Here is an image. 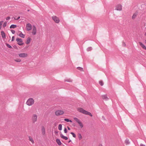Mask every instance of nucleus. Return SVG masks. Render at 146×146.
Here are the masks:
<instances>
[{"mask_svg":"<svg viewBox=\"0 0 146 146\" xmlns=\"http://www.w3.org/2000/svg\"><path fill=\"white\" fill-rule=\"evenodd\" d=\"M64 120L66 121H67V122H72V121L68 119H64Z\"/></svg>","mask_w":146,"mask_h":146,"instance_id":"a878e982","label":"nucleus"},{"mask_svg":"<svg viewBox=\"0 0 146 146\" xmlns=\"http://www.w3.org/2000/svg\"><path fill=\"white\" fill-rule=\"evenodd\" d=\"M14 38H15V37L14 36H12V39H11L12 41H13L14 40Z\"/></svg>","mask_w":146,"mask_h":146,"instance_id":"ea45409f","label":"nucleus"},{"mask_svg":"<svg viewBox=\"0 0 146 146\" xmlns=\"http://www.w3.org/2000/svg\"><path fill=\"white\" fill-rule=\"evenodd\" d=\"M34 103V100L31 98L29 99L26 102L27 104L29 106H32Z\"/></svg>","mask_w":146,"mask_h":146,"instance_id":"f03ea898","label":"nucleus"},{"mask_svg":"<svg viewBox=\"0 0 146 146\" xmlns=\"http://www.w3.org/2000/svg\"><path fill=\"white\" fill-rule=\"evenodd\" d=\"M115 9L117 11H121L122 10L121 5L120 4L117 5L115 7Z\"/></svg>","mask_w":146,"mask_h":146,"instance_id":"1a4fd4ad","label":"nucleus"},{"mask_svg":"<svg viewBox=\"0 0 146 146\" xmlns=\"http://www.w3.org/2000/svg\"><path fill=\"white\" fill-rule=\"evenodd\" d=\"M140 45L144 49L146 50V46L141 42H139Z\"/></svg>","mask_w":146,"mask_h":146,"instance_id":"4468645a","label":"nucleus"},{"mask_svg":"<svg viewBox=\"0 0 146 146\" xmlns=\"http://www.w3.org/2000/svg\"><path fill=\"white\" fill-rule=\"evenodd\" d=\"M64 131L65 133H66L67 132V129L66 128H65L64 129Z\"/></svg>","mask_w":146,"mask_h":146,"instance_id":"e433bc0d","label":"nucleus"},{"mask_svg":"<svg viewBox=\"0 0 146 146\" xmlns=\"http://www.w3.org/2000/svg\"><path fill=\"white\" fill-rule=\"evenodd\" d=\"M140 146H145V145H144L143 144H141L140 145Z\"/></svg>","mask_w":146,"mask_h":146,"instance_id":"37998d69","label":"nucleus"},{"mask_svg":"<svg viewBox=\"0 0 146 146\" xmlns=\"http://www.w3.org/2000/svg\"><path fill=\"white\" fill-rule=\"evenodd\" d=\"M78 111L84 114L89 115L91 117L92 116V114L90 112L84 110L82 108H78Z\"/></svg>","mask_w":146,"mask_h":146,"instance_id":"f257e3e1","label":"nucleus"},{"mask_svg":"<svg viewBox=\"0 0 146 146\" xmlns=\"http://www.w3.org/2000/svg\"><path fill=\"white\" fill-rule=\"evenodd\" d=\"M41 131L43 135H44L45 134V128L43 126H42V127Z\"/></svg>","mask_w":146,"mask_h":146,"instance_id":"f3484780","label":"nucleus"},{"mask_svg":"<svg viewBox=\"0 0 146 146\" xmlns=\"http://www.w3.org/2000/svg\"><path fill=\"white\" fill-rule=\"evenodd\" d=\"M65 81H66V82H72V80H70V79H68V80H65Z\"/></svg>","mask_w":146,"mask_h":146,"instance_id":"c9c22d12","label":"nucleus"},{"mask_svg":"<svg viewBox=\"0 0 146 146\" xmlns=\"http://www.w3.org/2000/svg\"><path fill=\"white\" fill-rule=\"evenodd\" d=\"M33 31L32 32V33L33 35H36V29L35 26L34 25L33 26Z\"/></svg>","mask_w":146,"mask_h":146,"instance_id":"6e6552de","label":"nucleus"},{"mask_svg":"<svg viewBox=\"0 0 146 146\" xmlns=\"http://www.w3.org/2000/svg\"><path fill=\"white\" fill-rule=\"evenodd\" d=\"M67 128H68V130H70V128L69 127H67Z\"/></svg>","mask_w":146,"mask_h":146,"instance_id":"a18cd8bd","label":"nucleus"},{"mask_svg":"<svg viewBox=\"0 0 146 146\" xmlns=\"http://www.w3.org/2000/svg\"><path fill=\"white\" fill-rule=\"evenodd\" d=\"M78 123L79 124L81 128H82L83 127V125L80 121Z\"/></svg>","mask_w":146,"mask_h":146,"instance_id":"412c9836","label":"nucleus"},{"mask_svg":"<svg viewBox=\"0 0 146 146\" xmlns=\"http://www.w3.org/2000/svg\"><path fill=\"white\" fill-rule=\"evenodd\" d=\"M16 41L18 42V44L19 45H22L24 44V43L22 42V39L21 38H17L16 39Z\"/></svg>","mask_w":146,"mask_h":146,"instance_id":"7ed1b4c3","label":"nucleus"},{"mask_svg":"<svg viewBox=\"0 0 146 146\" xmlns=\"http://www.w3.org/2000/svg\"><path fill=\"white\" fill-rule=\"evenodd\" d=\"M1 33L2 38H5L6 37V36L5 33L3 31H2L1 32Z\"/></svg>","mask_w":146,"mask_h":146,"instance_id":"2eb2a0df","label":"nucleus"},{"mask_svg":"<svg viewBox=\"0 0 146 146\" xmlns=\"http://www.w3.org/2000/svg\"><path fill=\"white\" fill-rule=\"evenodd\" d=\"M11 31L12 33L13 34H14L15 33V31L14 30H11Z\"/></svg>","mask_w":146,"mask_h":146,"instance_id":"4c0bfd02","label":"nucleus"},{"mask_svg":"<svg viewBox=\"0 0 146 146\" xmlns=\"http://www.w3.org/2000/svg\"><path fill=\"white\" fill-rule=\"evenodd\" d=\"M145 43H146V40H145Z\"/></svg>","mask_w":146,"mask_h":146,"instance_id":"3c124183","label":"nucleus"},{"mask_svg":"<svg viewBox=\"0 0 146 146\" xmlns=\"http://www.w3.org/2000/svg\"><path fill=\"white\" fill-rule=\"evenodd\" d=\"M99 146H103L101 145H99Z\"/></svg>","mask_w":146,"mask_h":146,"instance_id":"de8ad7c7","label":"nucleus"},{"mask_svg":"<svg viewBox=\"0 0 146 146\" xmlns=\"http://www.w3.org/2000/svg\"><path fill=\"white\" fill-rule=\"evenodd\" d=\"M29 139L33 143L34 141H33V138L32 137H29Z\"/></svg>","mask_w":146,"mask_h":146,"instance_id":"bb28decb","label":"nucleus"},{"mask_svg":"<svg viewBox=\"0 0 146 146\" xmlns=\"http://www.w3.org/2000/svg\"><path fill=\"white\" fill-rule=\"evenodd\" d=\"M71 140H69V141H68V143H70V142H71Z\"/></svg>","mask_w":146,"mask_h":146,"instance_id":"49530a36","label":"nucleus"},{"mask_svg":"<svg viewBox=\"0 0 146 146\" xmlns=\"http://www.w3.org/2000/svg\"><path fill=\"white\" fill-rule=\"evenodd\" d=\"M20 18V17H18L17 19H15V20H18Z\"/></svg>","mask_w":146,"mask_h":146,"instance_id":"79ce46f5","label":"nucleus"},{"mask_svg":"<svg viewBox=\"0 0 146 146\" xmlns=\"http://www.w3.org/2000/svg\"><path fill=\"white\" fill-rule=\"evenodd\" d=\"M29 11V10H27V11Z\"/></svg>","mask_w":146,"mask_h":146,"instance_id":"8fccbe9b","label":"nucleus"},{"mask_svg":"<svg viewBox=\"0 0 146 146\" xmlns=\"http://www.w3.org/2000/svg\"><path fill=\"white\" fill-rule=\"evenodd\" d=\"M102 97L103 99L105 100H107L109 99L106 94L102 95Z\"/></svg>","mask_w":146,"mask_h":146,"instance_id":"9b49d317","label":"nucleus"},{"mask_svg":"<svg viewBox=\"0 0 146 146\" xmlns=\"http://www.w3.org/2000/svg\"><path fill=\"white\" fill-rule=\"evenodd\" d=\"M99 83L101 86H102L104 85L103 82L102 81H100L99 82Z\"/></svg>","mask_w":146,"mask_h":146,"instance_id":"2f4dec72","label":"nucleus"},{"mask_svg":"<svg viewBox=\"0 0 146 146\" xmlns=\"http://www.w3.org/2000/svg\"><path fill=\"white\" fill-rule=\"evenodd\" d=\"M31 38L30 37H28L27 39V42H26L27 44H29L30 43V42H31Z\"/></svg>","mask_w":146,"mask_h":146,"instance_id":"a211bd4d","label":"nucleus"},{"mask_svg":"<svg viewBox=\"0 0 146 146\" xmlns=\"http://www.w3.org/2000/svg\"><path fill=\"white\" fill-rule=\"evenodd\" d=\"M19 35L20 37L23 38H24L25 37V35L23 34L22 32H21V33L19 34Z\"/></svg>","mask_w":146,"mask_h":146,"instance_id":"aec40b11","label":"nucleus"},{"mask_svg":"<svg viewBox=\"0 0 146 146\" xmlns=\"http://www.w3.org/2000/svg\"><path fill=\"white\" fill-rule=\"evenodd\" d=\"M19 56L20 57L24 58L27 57L28 54L26 53H21L19 54Z\"/></svg>","mask_w":146,"mask_h":146,"instance_id":"423d86ee","label":"nucleus"},{"mask_svg":"<svg viewBox=\"0 0 146 146\" xmlns=\"http://www.w3.org/2000/svg\"><path fill=\"white\" fill-rule=\"evenodd\" d=\"M3 22V21H1L0 22V30L1 29L2 27V25Z\"/></svg>","mask_w":146,"mask_h":146,"instance_id":"c756f323","label":"nucleus"},{"mask_svg":"<svg viewBox=\"0 0 146 146\" xmlns=\"http://www.w3.org/2000/svg\"><path fill=\"white\" fill-rule=\"evenodd\" d=\"M64 113V112L63 111L58 110L56 111L55 113V114L56 115H62Z\"/></svg>","mask_w":146,"mask_h":146,"instance_id":"20e7f679","label":"nucleus"},{"mask_svg":"<svg viewBox=\"0 0 146 146\" xmlns=\"http://www.w3.org/2000/svg\"><path fill=\"white\" fill-rule=\"evenodd\" d=\"M60 137L61 138L65 140H67L68 139V137L64 136L62 133L60 134Z\"/></svg>","mask_w":146,"mask_h":146,"instance_id":"ddd939ff","label":"nucleus"},{"mask_svg":"<svg viewBox=\"0 0 146 146\" xmlns=\"http://www.w3.org/2000/svg\"><path fill=\"white\" fill-rule=\"evenodd\" d=\"M122 44H123V46H126L125 43L124 42H123Z\"/></svg>","mask_w":146,"mask_h":146,"instance_id":"a19ab883","label":"nucleus"},{"mask_svg":"<svg viewBox=\"0 0 146 146\" xmlns=\"http://www.w3.org/2000/svg\"><path fill=\"white\" fill-rule=\"evenodd\" d=\"M125 143L126 144H129L130 143L129 140L128 139H126L125 140Z\"/></svg>","mask_w":146,"mask_h":146,"instance_id":"5701e85b","label":"nucleus"},{"mask_svg":"<svg viewBox=\"0 0 146 146\" xmlns=\"http://www.w3.org/2000/svg\"><path fill=\"white\" fill-rule=\"evenodd\" d=\"M56 141L58 145H61V142L59 139H57L56 140Z\"/></svg>","mask_w":146,"mask_h":146,"instance_id":"dca6fc26","label":"nucleus"},{"mask_svg":"<svg viewBox=\"0 0 146 146\" xmlns=\"http://www.w3.org/2000/svg\"><path fill=\"white\" fill-rule=\"evenodd\" d=\"M145 35L146 36V33H145Z\"/></svg>","mask_w":146,"mask_h":146,"instance_id":"09e8293b","label":"nucleus"},{"mask_svg":"<svg viewBox=\"0 0 146 146\" xmlns=\"http://www.w3.org/2000/svg\"><path fill=\"white\" fill-rule=\"evenodd\" d=\"M138 15V12H136L134 13L132 17V19H134L136 17L137 15Z\"/></svg>","mask_w":146,"mask_h":146,"instance_id":"f8f14e48","label":"nucleus"},{"mask_svg":"<svg viewBox=\"0 0 146 146\" xmlns=\"http://www.w3.org/2000/svg\"><path fill=\"white\" fill-rule=\"evenodd\" d=\"M78 138L80 140H81L82 138V136L80 133H79L78 134Z\"/></svg>","mask_w":146,"mask_h":146,"instance_id":"b1692460","label":"nucleus"},{"mask_svg":"<svg viewBox=\"0 0 146 146\" xmlns=\"http://www.w3.org/2000/svg\"><path fill=\"white\" fill-rule=\"evenodd\" d=\"M53 20L56 23H58L60 21V20L59 18L56 16H53L52 17Z\"/></svg>","mask_w":146,"mask_h":146,"instance_id":"39448f33","label":"nucleus"},{"mask_svg":"<svg viewBox=\"0 0 146 146\" xmlns=\"http://www.w3.org/2000/svg\"><path fill=\"white\" fill-rule=\"evenodd\" d=\"M58 133V131H55V132H54V133L56 134H57Z\"/></svg>","mask_w":146,"mask_h":146,"instance_id":"c03bdc74","label":"nucleus"},{"mask_svg":"<svg viewBox=\"0 0 146 146\" xmlns=\"http://www.w3.org/2000/svg\"><path fill=\"white\" fill-rule=\"evenodd\" d=\"M92 50V47H89L87 48V50L88 51H90Z\"/></svg>","mask_w":146,"mask_h":146,"instance_id":"473e14b6","label":"nucleus"},{"mask_svg":"<svg viewBox=\"0 0 146 146\" xmlns=\"http://www.w3.org/2000/svg\"><path fill=\"white\" fill-rule=\"evenodd\" d=\"M77 69H78L79 70H80L81 71H83V70L82 68L80 67H78L77 68Z\"/></svg>","mask_w":146,"mask_h":146,"instance_id":"7c9ffc66","label":"nucleus"},{"mask_svg":"<svg viewBox=\"0 0 146 146\" xmlns=\"http://www.w3.org/2000/svg\"><path fill=\"white\" fill-rule=\"evenodd\" d=\"M70 134H71L72 135V136L73 137H74V138H75L76 137V135L75 134V133H74L71 132L70 133Z\"/></svg>","mask_w":146,"mask_h":146,"instance_id":"72a5a7b5","label":"nucleus"},{"mask_svg":"<svg viewBox=\"0 0 146 146\" xmlns=\"http://www.w3.org/2000/svg\"><path fill=\"white\" fill-rule=\"evenodd\" d=\"M58 129L60 130H61L62 129V125L61 124H59L58 126Z\"/></svg>","mask_w":146,"mask_h":146,"instance_id":"393cba45","label":"nucleus"},{"mask_svg":"<svg viewBox=\"0 0 146 146\" xmlns=\"http://www.w3.org/2000/svg\"><path fill=\"white\" fill-rule=\"evenodd\" d=\"M26 28L27 31H30L32 28L31 25L30 23L27 24L26 25Z\"/></svg>","mask_w":146,"mask_h":146,"instance_id":"0eeeda50","label":"nucleus"},{"mask_svg":"<svg viewBox=\"0 0 146 146\" xmlns=\"http://www.w3.org/2000/svg\"><path fill=\"white\" fill-rule=\"evenodd\" d=\"M17 25H12L10 26V29H12V28H15L16 27H17Z\"/></svg>","mask_w":146,"mask_h":146,"instance_id":"6ab92c4d","label":"nucleus"},{"mask_svg":"<svg viewBox=\"0 0 146 146\" xmlns=\"http://www.w3.org/2000/svg\"><path fill=\"white\" fill-rule=\"evenodd\" d=\"M7 22H5L3 25V28L5 27L7 25Z\"/></svg>","mask_w":146,"mask_h":146,"instance_id":"c85d7f7f","label":"nucleus"},{"mask_svg":"<svg viewBox=\"0 0 146 146\" xmlns=\"http://www.w3.org/2000/svg\"><path fill=\"white\" fill-rule=\"evenodd\" d=\"M6 45L9 48H12V46L9 44H6Z\"/></svg>","mask_w":146,"mask_h":146,"instance_id":"f704fd0d","label":"nucleus"},{"mask_svg":"<svg viewBox=\"0 0 146 146\" xmlns=\"http://www.w3.org/2000/svg\"><path fill=\"white\" fill-rule=\"evenodd\" d=\"M74 119L78 123L80 121V120L77 118L74 117Z\"/></svg>","mask_w":146,"mask_h":146,"instance_id":"4be33fe9","label":"nucleus"},{"mask_svg":"<svg viewBox=\"0 0 146 146\" xmlns=\"http://www.w3.org/2000/svg\"><path fill=\"white\" fill-rule=\"evenodd\" d=\"M37 115L36 114H33L32 117V120L34 123L36 122L37 118Z\"/></svg>","mask_w":146,"mask_h":146,"instance_id":"9d476101","label":"nucleus"},{"mask_svg":"<svg viewBox=\"0 0 146 146\" xmlns=\"http://www.w3.org/2000/svg\"><path fill=\"white\" fill-rule=\"evenodd\" d=\"M10 19V17H8L6 18V19L7 20H9Z\"/></svg>","mask_w":146,"mask_h":146,"instance_id":"58836bf2","label":"nucleus"},{"mask_svg":"<svg viewBox=\"0 0 146 146\" xmlns=\"http://www.w3.org/2000/svg\"><path fill=\"white\" fill-rule=\"evenodd\" d=\"M15 61L16 62H20L21 61V60L20 59L18 58L15 60Z\"/></svg>","mask_w":146,"mask_h":146,"instance_id":"cd10ccee","label":"nucleus"}]
</instances>
